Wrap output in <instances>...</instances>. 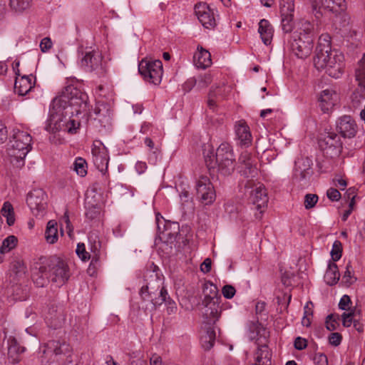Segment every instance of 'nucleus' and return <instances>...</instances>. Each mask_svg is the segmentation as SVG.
I'll return each mask as SVG.
<instances>
[{"label":"nucleus","instance_id":"obj_1","mask_svg":"<svg viewBox=\"0 0 365 365\" xmlns=\"http://www.w3.org/2000/svg\"><path fill=\"white\" fill-rule=\"evenodd\" d=\"M62 104L54 98L52 101L49 110V117L46 125V130L52 133L64 131L69 133H75L79 128L80 123L71 119V115H67L66 110Z\"/></svg>","mask_w":365,"mask_h":365},{"label":"nucleus","instance_id":"obj_2","mask_svg":"<svg viewBox=\"0 0 365 365\" xmlns=\"http://www.w3.org/2000/svg\"><path fill=\"white\" fill-rule=\"evenodd\" d=\"M62 104L67 115H78L87 110V94L73 86L64 88L61 95L55 98Z\"/></svg>","mask_w":365,"mask_h":365},{"label":"nucleus","instance_id":"obj_3","mask_svg":"<svg viewBox=\"0 0 365 365\" xmlns=\"http://www.w3.org/2000/svg\"><path fill=\"white\" fill-rule=\"evenodd\" d=\"M32 138L27 132L18 130L10 140L7 153L10 163L17 168L24 166V159L31 149Z\"/></svg>","mask_w":365,"mask_h":365},{"label":"nucleus","instance_id":"obj_4","mask_svg":"<svg viewBox=\"0 0 365 365\" xmlns=\"http://www.w3.org/2000/svg\"><path fill=\"white\" fill-rule=\"evenodd\" d=\"M202 292L204 299L202 304L205 307L203 315L209 322H215L221 313V296L218 293V289L213 283L207 282L203 285Z\"/></svg>","mask_w":365,"mask_h":365},{"label":"nucleus","instance_id":"obj_5","mask_svg":"<svg viewBox=\"0 0 365 365\" xmlns=\"http://www.w3.org/2000/svg\"><path fill=\"white\" fill-rule=\"evenodd\" d=\"M150 277L153 279L145 286L142 287L140 294L143 301L150 302L153 305L152 308L155 309L158 306L167 302L168 292L163 286V282L157 274Z\"/></svg>","mask_w":365,"mask_h":365},{"label":"nucleus","instance_id":"obj_6","mask_svg":"<svg viewBox=\"0 0 365 365\" xmlns=\"http://www.w3.org/2000/svg\"><path fill=\"white\" fill-rule=\"evenodd\" d=\"M215 172L224 176L230 175L235 170L236 159L232 146L221 143L215 152Z\"/></svg>","mask_w":365,"mask_h":365},{"label":"nucleus","instance_id":"obj_7","mask_svg":"<svg viewBox=\"0 0 365 365\" xmlns=\"http://www.w3.org/2000/svg\"><path fill=\"white\" fill-rule=\"evenodd\" d=\"M245 193H249L250 200L256 205V209L259 212L256 214V217L261 219L268 202L267 192L264 185L255 183L253 180H247L245 183Z\"/></svg>","mask_w":365,"mask_h":365},{"label":"nucleus","instance_id":"obj_8","mask_svg":"<svg viewBox=\"0 0 365 365\" xmlns=\"http://www.w3.org/2000/svg\"><path fill=\"white\" fill-rule=\"evenodd\" d=\"M51 281L57 286L63 285L71 276L68 264L60 257L52 256L45 261Z\"/></svg>","mask_w":365,"mask_h":365},{"label":"nucleus","instance_id":"obj_9","mask_svg":"<svg viewBox=\"0 0 365 365\" xmlns=\"http://www.w3.org/2000/svg\"><path fill=\"white\" fill-rule=\"evenodd\" d=\"M41 362L42 365H58L61 355L68 351V344L59 340H50L43 346Z\"/></svg>","mask_w":365,"mask_h":365},{"label":"nucleus","instance_id":"obj_10","mask_svg":"<svg viewBox=\"0 0 365 365\" xmlns=\"http://www.w3.org/2000/svg\"><path fill=\"white\" fill-rule=\"evenodd\" d=\"M336 51L331 50V37L327 34H322L318 41L314 57V64L317 70L326 67Z\"/></svg>","mask_w":365,"mask_h":365},{"label":"nucleus","instance_id":"obj_11","mask_svg":"<svg viewBox=\"0 0 365 365\" xmlns=\"http://www.w3.org/2000/svg\"><path fill=\"white\" fill-rule=\"evenodd\" d=\"M81 67L86 71L101 77L106 73V63L98 51H86L81 60Z\"/></svg>","mask_w":365,"mask_h":365},{"label":"nucleus","instance_id":"obj_12","mask_svg":"<svg viewBox=\"0 0 365 365\" xmlns=\"http://www.w3.org/2000/svg\"><path fill=\"white\" fill-rule=\"evenodd\" d=\"M138 71L145 81L158 85L162 80L163 63L160 60L143 59L139 63Z\"/></svg>","mask_w":365,"mask_h":365},{"label":"nucleus","instance_id":"obj_13","mask_svg":"<svg viewBox=\"0 0 365 365\" xmlns=\"http://www.w3.org/2000/svg\"><path fill=\"white\" fill-rule=\"evenodd\" d=\"M290 48L292 52L299 58H305L309 56L313 48V38L312 36L294 34L290 41Z\"/></svg>","mask_w":365,"mask_h":365},{"label":"nucleus","instance_id":"obj_14","mask_svg":"<svg viewBox=\"0 0 365 365\" xmlns=\"http://www.w3.org/2000/svg\"><path fill=\"white\" fill-rule=\"evenodd\" d=\"M316 19L322 16L320 8L323 7L336 16L344 13L346 9L345 0H310Z\"/></svg>","mask_w":365,"mask_h":365},{"label":"nucleus","instance_id":"obj_15","mask_svg":"<svg viewBox=\"0 0 365 365\" xmlns=\"http://www.w3.org/2000/svg\"><path fill=\"white\" fill-rule=\"evenodd\" d=\"M26 202L36 217H42L46 207V195L42 189H34L27 195Z\"/></svg>","mask_w":365,"mask_h":365},{"label":"nucleus","instance_id":"obj_16","mask_svg":"<svg viewBox=\"0 0 365 365\" xmlns=\"http://www.w3.org/2000/svg\"><path fill=\"white\" fill-rule=\"evenodd\" d=\"M93 161L97 169L101 173L108 170L109 156L106 147L100 140H95L92 148Z\"/></svg>","mask_w":365,"mask_h":365},{"label":"nucleus","instance_id":"obj_17","mask_svg":"<svg viewBox=\"0 0 365 365\" xmlns=\"http://www.w3.org/2000/svg\"><path fill=\"white\" fill-rule=\"evenodd\" d=\"M197 195L205 205H210L215 200V191L214 186L207 177L202 176L196 185Z\"/></svg>","mask_w":365,"mask_h":365},{"label":"nucleus","instance_id":"obj_18","mask_svg":"<svg viewBox=\"0 0 365 365\" xmlns=\"http://www.w3.org/2000/svg\"><path fill=\"white\" fill-rule=\"evenodd\" d=\"M294 0H280L282 28L285 33L291 32L294 27Z\"/></svg>","mask_w":365,"mask_h":365},{"label":"nucleus","instance_id":"obj_19","mask_svg":"<svg viewBox=\"0 0 365 365\" xmlns=\"http://www.w3.org/2000/svg\"><path fill=\"white\" fill-rule=\"evenodd\" d=\"M239 162L241 164L240 173L242 176L247 178H250V180H252L257 175V160L250 153L247 151L242 153L239 158Z\"/></svg>","mask_w":365,"mask_h":365},{"label":"nucleus","instance_id":"obj_20","mask_svg":"<svg viewBox=\"0 0 365 365\" xmlns=\"http://www.w3.org/2000/svg\"><path fill=\"white\" fill-rule=\"evenodd\" d=\"M195 12L202 25L206 29L215 27L216 23L213 11L205 3H198L195 6Z\"/></svg>","mask_w":365,"mask_h":365},{"label":"nucleus","instance_id":"obj_21","mask_svg":"<svg viewBox=\"0 0 365 365\" xmlns=\"http://www.w3.org/2000/svg\"><path fill=\"white\" fill-rule=\"evenodd\" d=\"M344 57L341 53L338 51H335L333 53V57H331L328 64H326V67L322 68V70H325V72L331 77L338 78H339L344 69Z\"/></svg>","mask_w":365,"mask_h":365},{"label":"nucleus","instance_id":"obj_22","mask_svg":"<svg viewBox=\"0 0 365 365\" xmlns=\"http://www.w3.org/2000/svg\"><path fill=\"white\" fill-rule=\"evenodd\" d=\"M336 130L343 138H352L357 133L358 126L350 115H344L338 120Z\"/></svg>","mask_w":365,"mask_h":365},{"label":"nucleus","instance_id":"obj_23","mask_svg":"<svg viewBox=\"0 0 365 365\" xmlns=\"http://www.w3.org/2000/svg\"><path fill=\"white\" fill-rule=\"evenodd\" d=\"M320 148L324 150H331L339 154L342 149V143L338 135L334 132H328L319 140Z\"/></svg>","mask_w":365,"mask_h":365},{"label":"nucleus","instance_id":"obj_24","mask_svg":"<svg viewBox=\"0 0 365 365\" xmlns=\"http://www.w3.org/2000/svg\"><path fill=\"white\" fill-rule=\"evenodd\" d=\"M32 280L38 287H46L51 280L46 262L37 263L32 272Z\"/></svg>","mask_w":365,"mask_h":365},{"label":"nucleus","instance_id":"obj_25","mask_svg":"<svg viewBox=\"0 0 365 365\" xmlns=\"http://www.w3.org/2000/svg\"><path fill=\"white\" fill-rule=\"evenodd\" d=\"M35 85V80L32 75L24 76L20 78H16L14 83V91L19 96L27 94Z\"/></svg>","mask_w":365,"mask_h":365},{"label":"nucleus","instance_id":"obj_26","mask_svg":"<svg viewBox=\"0 0 365 365\" xmlns=\"http://www.w3.org/2000/svg\"><path fill=\"white\" fill-rule=\"evenodd\" d=\"M235 133L240 145L248 146L252 142V135L249 126L244 120H240L235 125Z\"/></svg>","mask_w":365,"mask_h":365},{"label":"nucleus","instance_id":"obj_27","mask_svg":"<svg viewBox=\"0 0 365 365\" xmlns=\"http://www.w3.org/2000/svg\"><path fill=\"white\" fill-rule=\"evenodd\" d=\"M194 61L197 68L205 69L212 64L211 54L202 46H198L197 51L194 55Z\"/></svg>","mask_w":365,"mask_h":365},{"label":"nucleus","instance_id":"obj_28","mask_svg":"<svg viewBox=\"0 0 365 365\" xmlns=\"http://www.w3.org/2000/svg\"><path fill=\"white\" fill-rule=\"evenodd\" d=\"M25 351V348L19 344L15 339L9 340L8 357L10 361L15 364L21 361L20 354Z\"/></svg>","mask_w":365,"mask_h":365},{"label":"nucleus","instance_id":"obj_29","mask_svg":"<svg viewBox=\"0 0 365 365\" xmlns=\"http://www.w3.org/2000/svg\"><path fill=\"white\" fill-rule=\"evenodd\" d=\"M66 317L63 310H54L53 308L50 309L48 316L46 317L48 326L55 329L61 327Z\"/></svg>","mask_w":365,"mask_h":365},{"label":"nucleus","instance_id":"obj_30","mask_svg":"<svg viewBox=\"0 0 365 365\" xmlns=\"http://www.w3.org/2000/svg\"><path fill=\"white\" fill-rule=\"evenodd\" d=\"M258 32L260 34L262 42L265 45H269L273 37V29L269 21L262 19L259 23Z\"/></svg>","mask_w":365,"mask_h":365},{"label":"nucleus","instance_id":"obj_31","mask_svg":"<svg viewBox=\"0 0 365 365\" xmlns=\"http://www.w3.org/2000/svg\"><path fill=\"white\" fill-rule=\"evenodd\" d=\"M344 327H349L353 324L355 329L359 332L364 331V325L359 322V318H356V311L344 312L341 315Z\"/></svg>","mask_w":365,"mask_h":365},{"label":"nucleus","instance_id":"obj_32","mask_svg":"<svg viewBox=\"0 0 365 365\" xmlns=\"http://www.w3.org/2000/svg\"><path fill=\"white\" fill-rule=\"evenodd\" d=\"M85 204L86 207V217L91 220L99 218L101 208L97 203L94 204L92 202L88 193L86 194Z\"/></svg>","mask_w":365,"mask_h":365},{"label":"nucleus","instance_id":"obj_33","mask_svg":"<svg viewBox=\"0 0 365 365\" xmlns=\"http://www.w3.org/2000/svg\"><path fill=\"white\" fill-rule=\"evenodd\" d=\"M230 91V86H225L223 85L222 86H217L215 88H212L209 93L207 105L210 108H214L215 106V98L220 97L221 98H224L225 97V93L229 92Z\"/></svg>","mask_w":365,"mask_h":365},{"label":"nucleus","instance_id":"obj_34","mask_svg":"<svg viewBox=\"0 0 365 365\" xmlns=\"http://www.w3.org/2000/svg\"><path fill=\"white\" fill-rule=\"evenodd\" d=\"M203 156L207 168L210 173H215L216 169L215 153L213 148L210 145H205L203 148Z\"/></svg>","mask_w":365,"mask_h":365},{"label":"nucleus","instance_id":"obj_35","mask_svg":"<svg viewBox=\"0 0 365 365\" xmlns=\"http://www.w3.org/2000/svg\"><path fill=\"white\" fill-rule=\"evenodd\" d=\"M180 227L178 222H167L161 232L162 237L166 239L167 241L173 242L176 239Z\"/></svg>","mask_w":365,"mask_h":365},{"label":"nucleus","instance_id":"obj_36","mask_svg":"<svg viewBox=\"0 0 365 365\" xmlns=\"http://www.w3.org/2000/svg\"><path fill=\"white\" fill-rule=\"evenodd\" d=\"M340 274L336 264L330 262L325 272L324 279L327 284L334 285L339 280Z\"/></svg>","mask_w":365,"mask_h":365},{"label":"nucleus","instance_id":"obj_37","mask_svg":"<svg viewBox=\"0 0 365 365\" xmlns=\"http://www.w3.org/2000/svg\"><path fill=\"white\" fill-rule=\"evenodd\" d=\"M337 94L332 90H324L320 95L319 100L322 103V109L328 110L329 107L334 105V98H336Z\"/></svg>","mask_w":365,"mask_h":365},{"label":"nucleus","instance_id":"obj_38","mask_svg":"<svg viewBox=\"0 0 365 365\" xmlns=\"http://www.w3.org/2000/svg\"><path fill=\"white\" fill-rule=\"evenodd\" d=\"M311 161L309 159H306L303 160L304 164V168H302L300 165L299 162L297 163L296 165L295 168V173L294 176L297 179H299L300 180H305L307 178L310 177L312 175V170H311Z\"/></svg>","mask_w":365,"mask_h":365},{"label":"nucleus","instance_id":"obj_39","mask_svg":"<svg viewBox=\"0 0 365 365\" xmlns=\"http://www.w3.org/2000/svg\"><path fill=\"white\" fill-rule=\"evenodd\" d=\"M271 354L267 346H261L258 347L256 352V364L255 365H271Z\"/></svg>","mask_w":365,"mask_h":365},{"label":"nucleus","instance_id":"obj_40","mask_svg":"<svg viewBox=\"0 0 365 365\" xmlns=\"http://www.w3.org/2000/svg\"><path fill=\"white\" fill-rule=\"evenodd\" d=\"M45 238L48 243L54 244L58 240L57 223L53 220H50L47 223L45 231Z\"/></svg>","mask_w":365,"mask_h":365},{"label":"nucleus","instance_id":"obj_41","mask_svg":"<svg viewBox=\"0 0 365 365\" xmlns=\"http://www.w3.org/2000/svg\"><path fill=\"white\" fill-rule=\"evenodd\" d=\"M215 336V331L211 328L207 329L205 334L202 336L201 344L205 351L210 350L213 346Z\"/></svg>","mask_w":365,"mask_h":365},{"label":"nucleus","instance_id":"obj_42","mask_svg":"<svg viewBox=\"0 0 365 365\" xmlns=\"http://www.w3.org/2000/svg\"><path fill=\"white\" fill-rule=\"evenodd\" d=\"M1 214L6 217L7 224L11 226L14 225L15 219H14V208L12 205L9 202H5L1 208Z\"/></svg>","mask_w":365,"mask_h":365},{"label":"nucleus","instance_id":"obj_43","mask_svg":"<svg viewBox=\"0 0 365 365\" xmlns=\"http://www.w3.org/2000/svg\"><path fill=\"white\" fill-rule=\"evenodd\" d=\"M16 244L17 238L14 235L9 236L2 242L0 247L1 254L9 252L16 246Z\"/></svg>","mask_w":365,"mask_h":365},{"label":"nucleus","instance_id":"obj_44","mask_svg":"<svg viewBox=\"0 0 365 365\" xmlns=\"http://www.w3.org/2000/svg\"><path fill=\"white\" fill-rule=\"evenodd\" d=\"M10 268L11 270L16 275H22L26 273V267L25 264L21 259L19 258L14 259V260L11 262Z\"/></svg>","mask_w":365,"mask_h":365},{"label":"nucleus","instance_id":"obj_45","mask_svg":"<svg viewBox=\"0 0 365 365\" xmlns=\"http://www.w3.org/2000/svg\"><path fill=\"white\" fill-rule=\"evenodd\" d=\"M87 163L86 160L81 158H77L73 163V169L81 177L87 173Z\"/></svg>","mask_w":365,"mask_h":365},{"label":"nucleus","instance_id":"obj_46","mask_svg":"<svg viewBox=\"0 0 365 365\" xmlns=\"http://www.w3.org/2000/svg\"><path fill=\"white\" fill-rule=\"evenodd\" d=\"M31 0H9V4L12 9L21 11L29 8Z\"/></svg>","mask_w":365,"mask_h":365},{"label":"nucleus","instance_id":"obj_47","mask_svg":"<svg viewBox=\"0 0 365 365\" xmlns=\"http://www.w3.org/2000/svg\"><path fill=\"white\" fill-rule=\"evenodd\" d=\"M356 78L359 84L365 82V53L359 62V67L356 71Z\"/></svg>","mask_w":365,"mask_h":365},{"label":"nucleus","instance_id":"obj_48","mask_svg":"<svg viewBox=\"0 0 365 365\" xmlns=\"http://www.w3.org/2000/svg\"><path fill=\"white\" fill-rule=\"evenodd\" d=\"M356 278L353 274L352 266L351 262H348L346 266V271L343 275L342 280L347 285L352 284L355 281Z\"/></svg>","mask_w":365,"mask_h":365},{"label":"nucleus","instance_id":"obj_49","mask_svg":"<svg viewBox=\"0 0 365 365\" xmlns=\"http://www.w3.org/2000/svg\"><path fill=\"white\" fill-rule=\"evenodd\" d=\"M342 253V245L339 240H336L332 246L331 251V258L334 262L338 261L341 257Z\"/></svg>","mask_w":365,"mask_h":365},{"label":"nucleus","instance_id":"obj_50","mask_svg":"<svg viewBox=\"0 0 365 365\" xmlns=\"http://www.w3.org/2000/svg\"><path fill=\"white\" fill-rule=\"evenodd\" d=\"M339 319V317L338 315L329 314L327 317L326 319V327L329 331H334L336 329L338 324V320Z\"/></svg>","mask_w":365,"mask_h":365},{"label":"nucleus","instance_id":"obj_51","mask_svg":"<svg viewBox=\"0 0 365 365\" xmlns=\"http://www.w3.org/2000/svg\"><path fill=\"white\" fill-rule=\"evenodd\" d=\"M76 252L78 257L83 262H86L91 258V255L86 250L83 243H78L76 250Z\"/></svg>","mask_w":365,"mask_h":365},{"label":"nucleus","instance_id":"obj_52","mask_svg":"<svg viewBox=\"0 0 365 365\" xmlns=\"http://www.w3.org/2000/svg\"><path fill=\"white\" fill-rule=\"evenodd\" d=\"M318 196L316 194H307L304 197V207L307 210L313 208L318 201Z\"/></svg>","mask_w":365,"mask_h":365},{"label":"nucleus","instance_id":"obj_53","mask_svg":"<svg viewBox=\"0 0 365 365\" xmlns=\"http://www.w3.org/2000/svg\"><path fill=\"white\" fill-rule=\"evenodd\" d=\"M212 81V76L210 73H205L199 76L197 86L200 88H204L208 86Z\"/></svg>","mask_w":365,"mask_h":365},{"label":"nucleus","instance_id":"obj_54","mask_svg":"<svg viewBox=\"0 0 365 365\" xmlns=\"http://www.w3.org/2000/svg\"><path fill=\"white\" fill-rule=\"evenodd\" d=\"M302 36L303 35H309L313 37L312 34L314 31V26L309 21H302V27H301Z\"/></svg>","mask_w":365,"mask_h":365},{"label":"nucleus","instance_id":"obj_55","mask_svg":"<svg viewBox=\"0 0 365 365\" xmlns=\"http://www.w3.org/2000/svg\"><path fill=\"white\" fill-rule=\"evenodd\" d=\"M235 288L230 284L225 285L222 289V293L226 299H232L235 294Z\"/></svg>","mask_w":365,"mask_h":365},{"label":"nucleus","instance_id":"obj_56","mask_svg":"<svg viewBox=\"0 0 365 365\" xmlns=\"http://www.w3.org/2000/svg\"><path fill=\"white\" fill-rule=\"evenodd\" d=\"M351 303L350 297L345 294L344 295L339 303V309L342 310H350L351 308L349 307V304Z\"/></svg>","mask_w":365,"mask_h":365},{"label":"nucleus","instance_id":"obj_57","mask_svg":"<svg viewBox=\"0 0 365 365\" xmlns=\"http://www.w3.org/2000/svg\"><path fill=\"white\" fill-rule=\"evenodd\" d=\"M316 365H328L327 356L322 353L316 354L314 357Z\"/></svg>","mask_w":365,"mask_h":365},{"label":"nucleus","instance_id":"obj_58","mask_svg":"<svg viewBox=\"0 0 365 365\" xmlns=\"http://www.w3.org/2000/svg\"><path fill=\"white\" fill-rule=\"evenodd\" d=\"M342 339L341 335L338 332H334L330 334L329 336V341L331 345L335 346L339 345L341 344Z\"/></svg>","mask_w":365,"mask_h":365},{"label":"nucleus","instance_id":"obj_59","mask_svg":"<svg viewBox=\"0 0 365 365\" xmlns=\"http://www.w3.org/2000/svg\"><path fill=\"white\" fill-rule=\"evenodd\" d=\"M327 195L331 201H338L341 197V194L335 188H329L327 192Z\"/></svg>","mask_w":365,"mask_h":365},{"label":"nucleus","instance_id":"obj_60","mask_svg":"<svg viewBox=\"0 0 365 365\" xmlns=\"http://www.w3.org/2000/svg\"><path fill=\"white\" fill-rule=\"evenodd\" d=\"M294 346L297 350H303L307 346V340L298 336L294 340Z\"/></svg>","mask_w":365,"mask_h":365},{"label":"nucleus","instance_id":"obj_61","mask_svg":"<svg viewBox=\"0 0 365 365\" xmlns=\"http://www.w3.org/2000/svg\"><path fill=\"white\" fill-rule=\"evenodd\" d=\"M52 46V42L50 38H43L40 43L41 50L42 52L48 51Z\"/></svg>","mask_w":365,"mask_h":365},{"label":"nucleus","instance_id":"obj_62","mask_svg":"<svg viewBox=\"0 0 365 365\" xmlns=\"http://www.w3.org/2000/svg\"><path fill=\"white\" fill-rule=\"evenodd\" d=\"M212 261L210 258H206L200 265V270L203 273H208L211 270Z\"/></svg>","mask_w":365,"mask_h":365},{"label":"nucleus","instance_id":"obj_63","mask_svg":"<svg viewBox=\"0 0 365 365\" xmlns=\"http://www.w3.org/2000/svg\"><path fill=\"white\" fill-rule=\"evenodd\" d=\"M62 221L66 224L68 234L71 235V233L73 232V227L69 220L68 211H66V212L64 213L62 217Z\"/></svg>","mask_w":365,"mask_h":365},{"label":"nucleus","instance_id":"obj_64","mask_svg":"<svg viewBox=\"0 0 365 365\" xmlns=\"http://www.w3.org/2000/svg\"><path fill=\"white\" fill-rule=\"evenodd\" d=\"M150 365H163L161 356L153 354L150 359Z\"/></svg>","mask_w":365,"mask_h":365}]
</instances>
